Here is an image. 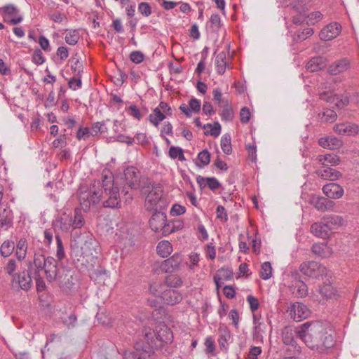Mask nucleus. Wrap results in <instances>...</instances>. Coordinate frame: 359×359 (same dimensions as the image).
I'll return each instance as SVG.
<instances>
[{"mask_svg": "<svg viewBox=\"0 0 359 359\" xmlns=\"http://www.w3.org/2000/svg\"><path fill=\"white\" fill-rule=\"evenodd\" d=\"M297 336L308 347L318 352H324L334 344L332 334H328L327 327L321 322H307L297 330Z\"/></svg>", "mask_w": 359, "mask_h": 359, "instance_id": "1", "label": "nucleus"}, {"mask_svg": "<svg viewBox=\"0 0 359 359\" xmlns=\"http://www.w3.org/2000/svg\"><path fill=\"white\" fill-rule=\"evenodd\" d=\"M102 189H100V200L103 206L109 208L121 207L119 189L115 183L111 173L102 174Z\"/></svg>", "mask_w": 359, "mask_h": 359, "instance_id": "2", "label": "nucleus"}, {"mask_svg": "<svg viewBox=\"0 0 359 359\" xmlns=\"http://www.w3.org/2000/svg\"><path fill=\"white\" fill-rule=\"evenodd\" d=\"M33 264L38 272L44 271L46 278L50 283L55 280L59 275L57 262L53 257H46L42 254H35Z\"/></svg>", "mask_w": 359, "mask_h": 359, "instance_id": "3", "label": "nucleus"}, {"mask_svg": "<svg viewBox=\"0 0 359 359\" xmlns=\"http://www.w3.org/2000/svg\"><path fill=\"white\" fill-rule=\"evenodd\" d=\"M150 348L147 350H152L153 348H160L163 344L171 343L173 339V334L171 330L164 324H159L156 328V332H149L144 333Z\"/></svg>", "mask_w": 359, "mask_h": 359, "instance_id": "4", "label": "nucleus"}, {"mask_svg": "<svg viewBox=\"0 0 359 359\" xmlns=\"http://www.w3.org/2000/svg\"><path fill=\"white\" fill-rule=\"evenodd\" d=\"M166 205V201L163 198V189L159 184L153 185L145 200L147 210H161Z\"/></svg>", "mask_w": 359, "mask_h": 359, "instance_id": "5", "label": "nucleus"}, {"mask_svg": "<svg viewBox=\"0 0 359 359\" xmlns=\"http://www.w3.org/2000/svg\"><path fill=\"white\" fill-rule=\"evenodd\" d=\"M100 182H95L90 189L81 191L79 193V201L83 210H89L92 204H95L100 201Z\"/></svg>", "mask_w": 359, "mask_h": 359, "instance_id": "6", "label": "nucleus"}, {"mask_svg": "<svg viewBox=\"0 0 359 359\" xmlns=\"http://www.w3.org/2000/svg\"><path fill=\"white\" fill-rule=\"evenodd\" d=\"M166 222V215L161 211L155 210L149 220V225L154 231L160 232L163 236H167L172 232V230Z\"/></svg>", "mask_w": 359, "mask_h": 359, "instance_id": "7", "label": "nucleus"}, {"mask_svg": "<svg viewBox=\"0 0 359 359\" xmlns=\"http://www.w3.org/2000/svg\"><path fill=\"white\" fill-rule=\"evenodd\" d=\"M300 271L304 275L314 278H318L323 276H327L328 271L323 264L315 262L310 261L304 262L300 265Z\"/></svg>", "mask_w": 359, "mask_h": 359, "instance_id": "8", "label": "nucleus"}, {"mask_svg": "<svg viewBox=\"0 0 359 359\" xmlns=\"http://www.w3.org/2000/svg\"><path fill=\"white\" fill-rule=\"evenodd\" d=\"M123 359H155V354L151 350H146L137 343L133 349L124 352Z\"/></svg>", "mask_w": 359, "mask_h": 359, "instance_id": "9", "label": "nucleus"}, {"mask_svg": "<svg viewBox=\"0 0 359 359\" xmlns=\"http://www.w3.org/2000/svg\"><path fill=\"white\" fill-rule=\"evenodd\" d=\"M183 258L181 254L175 253L170 258L164 260L161 264V269L165 273H172L178 271Z\"/></svg>", "mask_w": 359, "mask_h": 359, "instance_id": "10", "label": "nucleus"}, {"mask_svg": "<svg viewBox=\"0 0 359 359\" xmlns=\"http://www.w3.org/2000/svg\"><path fill=\"white\" fill-rule=\"evenodd\" d=\"M287 312L294 320L301 321L307 318L309 310L304 304L295 302L291 304L290 307L287 309Z\"/></svg>", "mask_w": 359, "mask_h": 359, "instance_id": "11", "label": "nucleus"}, {"mask_svg": "<svg viewBox=\"0 0 359 359\" xmlns=\"http://www.w3.org/2000/svg\"><path fill=\"white\" fill-rule=\"evenodd\" d=\"M351 69L350 60L347 58H341L331 63L327 67V72L330 75H339Z\"/></svg>", "mask_w": 359, "mask_h": 359, "instance_id": "12", "label": "nucleus"}, {"mask_svg": "<svg viewBox=\"0 0 359 359\" xmlns=\"http://www.w3.org/2000/svg\"><path fill=\"white\" fill-rule=\"evenodd\" d=\"M341 31V26L337 22H333L325 26L320 32V38L323 41H330L336 38Z\"/></svg>", "mask_w": 359, "mask_h": 359, "instance_id": "13", "label": "nucleus"}, {"mask_svg": "<svg viewBox=\"0 0 359 359\" xmlns=\"http://www.w3.org/2000/svg\"><path fill=\"white\" fill-rule=\"evenodd\" d=\"M333 130L341 135L354 136L359 133V126L353 123H341L336 124Z\"/></svg>", "mask_w": 359, "mask_h": 359, "instance_id": "14", "label": "nucleus"}, {"mask_svg": "<svg viewBox=\"0 0 359 359\" xmlns=\"http://www.w3.org/2000/svg\"><path fill=\"white\" fill-rule=\"evenodd\" d=\"M32 281L30 275L26 271H23L17 276H13V278H12L11 280L12 286L13 287H19L25 291H27L30 289L32 286Z\"/></svg>", "mask_w": 359, "mask_h": 359, "instance_id": "15", "label": "nucleus"}, {"mask_svg": "<svg viewBox=\"0 0 359 359\" xmlns=\"http://www.w3.org/2000/svg\"><path fill=\"white\" fill-rule=\"evenodd\" d=\"M97 244L93 238H90L85 241L83 245L81 246V254L83 257H86L88 261H93L95 257H97L98 255Z\"/></svg>", "mask_w": 359, "mask_h": 359, "instance_id": "16", "label": "nucleus"}, {"mask_svg": "<svg viewBox=\"0 0 359 359\" xmlns=\"http://www.w3.org/2000/svg\"><path fill=\"white\" fill-rule=\"evenodd\" d=\"M230 60L229 53L227 51H222L216 55L215 64L217 74H224L226 68L230 66Z\"/></svg>", "mask_w": 359, "mask_h": 359, "instance_id": "17", "label": "nucleus"}, {"mask_svg": "<svg viewBox=\"0 0 359 359\" xmlns=\"http://www.w3.org/2000/svg\"><path fill=\"white\" fill-rule=\"evenodd\" d=\"M325 222H315L311 226V232L316 237L325 239L330 237L331 234L330 228Z\"/></svg>", "mask_w": 359, "mask_h": 359, "instance_id": "18", "label": "nucleus"}, {"mask_svg": "<svg viewBox=\"0 0 359 359\" xmlns=\"http://www.w3.org/2000/svg\"><path fill=\"white\" fill-rule=\"evenodd\" d=\"M126 184L130 189H137L140 182L138 171L135 167L127 168L124 172Z\"/></svg>", "mask_w": 359, "mask_h": 359, "instance_id": "19", "label": "nucleus"}, {"mask_svg": "<svg viewBox=\"0 0 359 359\" xmlns=\"http://www.w3.org/2000/svg\"><path fill=\"white\" fill-rule=\"evenodd\" d=\"M316 174L318 177L326 180H337L341 177V173L331 168L330 166H323L316 170Z\"/></svg>", "mask_w": 359, "mask_h": 359, "instance_id": "20", "label": "nucleus"}, {"mask_svg": "<svg viewBox=\"0 0 359 359\" xmlns=\"http://www.w3.org/2000/svg\"><path fill=\"white\" fill-rule=\"evenodd\" d=\"M323 193L330 198H340L344 194L342 187L336 183H329L323 186Z\"/></svg>", "mask_w": 359, "mask_h": 359, "instance_id": "21", "label": "nucleus"}, {"mask_svg": "<svg viewBox=\"0 0 359 359\" xmlns=\"http://www.w3.org/2000/svg\"><path fill=\"white\" fill-rule=\"evenodd\" d=\"M162 299L167 304L175 305L182 300V295L176 290L165 289L163 293Z\"/></svg>", "mask_w": 359, "mask_h": 359, "instance_id": "22", "label": "nucleus"}, {"mask_svg": "<svg viewBox=\"0 0 359 359\" xmlns=\"http://www.w3.org/2000/svg\"><path fill=\"white\" fill-rule=\"evenodd\" d=\"M201 107V101L196 98H191L189 104H182L180 106V109L187 116L191 117L192 113H198Z\"/></svg>", "mask_w": 359, "mask_h": 359, "instance_id": "23", "label": "nucleus"}, {"mask_svg": "<svg viewBox=\"0 0 359 359\" xmlns=\"http://www.w3.org/2000/svg\"><path fill=\"white\" fill-rule=\"evenodd\" d=\"M313 253L319 257L327 258L332 255V250L325 243H314L311 247Z\"/></svg>", "mask_w": 359, "mask_h": 359, "instance_id": "24", "label": "nucleus"}, {"mask_svg": "<svg viewBox=\"0 0 359 359\" xmlns=\"http://www.w3.org/2000/svg\"><path fill=\"white\" fill-rule=\"evenodd\" d=\"M311 204L320 211L331 210L334 206V202L324 197H313L311 199Z\"/></svg>", "mask_w": 359, "mask_h": 359, "instance_id": "25", "label": "nucleus"}, {"mask_svg": "<svg viewBox=\"0 0 359 359\" xmlns=\"http://www.w3.org/2000/svg\"><path fill=\"white\" fill-rule=\"evenodd\" d=\"M318 144L323 148L336 149L341 146V141L334 136L324 137L318 140Z\"/></svg>", "mask_w": 359, "mask_h": 359, "instance_id": "26", "label": "nucleus"}, {"mask_svg": "<svg viewBox=\"0 0 359 359\" xmlns=\"http://www.w3.org/2000/svg\"><path fill=\"white\" fill-rule=\"evenodd\" d=\"M327 60L322 57H312L306 64V69L311 72H317L326 66Z\"/></svg>", "mask_w": 359, "mask_h": 359, "instance_id": "27", "label": "nucleus"}, {"mask_svg": "<svg viewBox=\"0 0 359 359\" xmlns=\"http://www.w3.org/2000/svg\"><path fill=\"white\" fill-rule=\"evenodd\" d=\"M317 160L323 166H334L339 165L340 163V158L337 155L333 154L318 155Z\"/></svg>", "mask_w": 359, "mask_h": 359, "instance_id": "28", "label": "nucleus"}, {"mask_svg": "<svg viewBox=\"0 0 359 359\" xmlns=\"http://www.w3.org/2000/svg\"><path fill=\"white\" fill-rule=\"evenodd\" d=\"M119 231L122 239L131 241L135 236L137 231L133 224L127 223L120 227Z\"/></svg>", "mask_w": 359, "mask_h": 359, "instance_id": "29", "label": "nucleus"}, {"mask_svg": "<svg viewBox=\"0 0 359 359\" xmlns=\"http://www.w3.org/2000/svg\"><path fill=\"white\" fill-rule=\"evenodd\" d=\"M13 220L12 211L9 208L0 210V226L8 228L11 225Z\"/></svg>", "mask_w": 359, "mask_h": 359, "instance_id": "30", "label": "nucleus"}, {"mask_svg": "<svg viewBox=\"0 0 359 359\" xmlns=\"http://www.w3.org/2000/svg\"><path fill=\"white\" fill-rule=\"evenodd\" d=\"M222 110L219 112L221 118L224 121H231L233 118V111L231 106L228 101H224V104L220 105Z\"/></svg>", "mask_w": 359, "mask_h": 359, "instance_id": "31", "label": "nucleus"}, {"mask_svg": "<svg viewBox=\"0 0 359 359\" xmlns=\"http://www.w3.org/2000/svg\"><path fill=\"white\" fill-rule=\"evenodd\" d=\"M164 285L170 288H178L182 285V280L180 276L170 274L165 277Z\"/></svg>", "mask_w": 359, "mask_h": 359, "instance_id": "32", "label": "nucleus"}, {"mask_svg": "<svg viewBox=\"0 0 359 359\" xmlns=\"http://www.w3.org/2000/svg\"><path fill=\"white\" fill-rule=\"evenodd\" d=\"M156 250L161 257H167L172 252V247L169 241H162L158 243Z\"/></svg>", "mask_w": 359, "mask_h": 359, "instance_id": "33", "label": "nucleus"}, {"mask_svg": "<svg viewBox=\"0 0 359 359\" xmlns=\"http://www.w3.org/2000/svg\"><path fill=\"white\" fill-rule=\"evenodd\" d=\"M165 117L166 115L160 110V108L156 107L153 112L149 116V120L154 126L157 127Z\"/></svg>", "mask_w": 359, "mask_h": 359, "instance_id": "34", "label": "nucleus"}, {"mask_svg": "<svg viewBox=\"0 0 359 359\" xmlns=\"http://www.w3.org/2000/svg\"><path fill=\"white\" fill-rule=\"evenodd\" d=\"M318 292L321 294L322 297L325 299L333 297L336 292L330 283H325L323 285L320 286Z\"/></svg>", "mask_w": 359, "mask_h": 359, "instance_id": "35", "label": "nucleus"}, {"mask_svg": "<svg viewBox=\"0 0 359 359\" xmlns=\"http://www.w3.org/2000/svg\"><path fill=\"white\" fill-rule=\"evenodd\" d=\"M323 221L326 224H328V227L330 228V231L333 229L334 226H339L343 224V218L338 215H330L323 217Z\"/></svg>", "mask_w": 359, "mask_h": 359, "instance_id": "36", "label": "nucleus"}, {"mask_svg": "<svg viewBox=\"0 0 359 359\" xmlns=\"http://www.w3.org/2000/svg\"><path fill=\"white\" fill-rule=\"evenodd\" d=\"M27 250V243L25 239L21 238L16 248V256L18 259L21 261L24 259L26 257Z\"/></svg>", "mask_w": 359, "mask_h": 359, "instance_id": "37", "label": "nucleus"}, {"mask_svg": "<svg viewBox=\"0 0 359 359\" xmlns=\"http://www.w3.org/2000/svg\"><path fill=\"white\" fill-rule=\"evenodd\" d=\"M231 140L229 134H224L221 138V148L226 154H230L232 151Z\"/></svg>", "mask_w": 359, "mask_h": 359, "instance_id": "38", "label": "nucleus"}, {"mask_svg": "<svg viewBox=\"0 0 359 359\" xmlns=\"http://www.w3.org/2000/svg\"><path fill=\"white\" fill-rule=\"evenodd\" d=\"M15 244L13 242L10 241H4L0 248L1 255L4 257H9L13 252Z\"/></svg>", "mask_w": 359, "mask_h": 359, "instance_id": "39", "label": "nucleus"}, {"mask_svg": "<svg viewBox=\"0 0 359 359\" xmlns=\"http://www.w3.org/2000/svg\"><path fill=\"white\" fill-rule=\"evenodd\" d=\"M319 116L322 121L333 123L337 118V113L330 109H325L322 114H319Z\"/></svg>", "mask_w": 359, "mask_h": 359, "instance_id": "40", "label": "nucleus"}, {"mask_svg": "<svg viewBox=\"0 0 359 359\" xmlns=\"http://www.w3.org/2000/svg\"><path fill=\"white\" fill-rule=\"evenodd\" d=\"M203 128L206 129L207 128H210V131L205 132V135H210L213 137H218L221 133V125L219 122H215L213 125L211 123L205 124Z\"/></svg>", "mask_w": 359, "mask_h": 359, "instance_id": "41", "label": "nucleus"}, {"mask_svg": "<svg viewBox=\"0 0 359 359\" xmlns=\"http://www.w3.org/2000/svg\"><path fill=\"white\" fill-rule=\"evenodd\" d=\"M85 224L84 218L79 209H75L74 219H72V227L79 229Z\"/></svg>", "mask_w": 359, "mask_h": 359, "instance_id": "42", "label": "nucleus"}, {"mask_svg": "<svg viewBox=\"0 0 359 359\" xmlns=\"http://www.w3.org/2000/svg\"><path fill=\"white\" fill-rule=\"evenodd\" d=\"M198 160L200 161L201 165L196 163V165L199 168L205 166L210 163V154L207 149H204L199 152L198 154Z\"/></svg>", "mask_w": 359, "mask_h": 359, "instance_id": "43", "label": "nucleus"}, {"mask_svg": "<svg viewBox=\"0 0 359 359\" xmlns=\"http://www.w3.org/2000/svg\"><path fill=\"white\" fill-rule=\"evenodd\" d=\"M314 32L312 28L308 27L302 31H297L294 34L296 41H302L313 34Z\"/></svg>", "mask_w": 359, "mask_h": 359, "instance_id": "44", "label": "nucleus"}, {"mask_svg": "<svg viewBox=\"0 0 359 359\" xmlns=\"http://www.w3.org/2000/svg\"><path fill=\"white\" fill-rule=\"evenodd\" d=\"M272 266L269 262H266L262 264L260 270V276L264 280H267L271 277Z\"/></svg>", "mask_w": 359, "mask_h": 359, "instance_id": "45", "label": "nucleus"}, {"mask_svg": "<svg viewBox=\"0 0 359 359\" xmlns=\"http://www.w3.org/2000/svg\"><path fill=\"white\" fill-rule=\"evenodd\" d=\"M169 156L171 158H178L179 161H183L185 160L182 149L172 146L169 149Z\"/></svg>", "mask_w": 359, "mask_h": 359, "instance_id": "46", "label": "nucleus"}, {"mask_svg": "<svg viewBox=\"0 0 359 359\" xmlns=\"http://www.w3.org/2000/svg\"><path fill=\"white\" fill-rule=\"evenodd\" d=\"M334 103L338 109H342L348 104L349 98L346 95H335Z\"/></svg>", "mask_w": 359, "mask_h": 359, "instance_id": "47", "label": "nucleus"}, {"mask_svg": "<svg viewBox=\"0 0 359 359\" xmlns=\"http://www.w3.org/2000/svg\"><path fill=\"white\" fill-rule=\"evenodd\" d=\"M165 285L161 283H153L149 286V292L156 297L162 298Z\"/></svg>", "mask_w": 359, "mask_h": 359, "instance_id": "48", "label": "nucleus"}, {"mask_svg": "<svg viewBox=\"0 0 359 359\" xmlns=\"http://www.w3.org/2000/svg\"><path fill=\"white\" fill-rule=\"evenodd\" d=\"M65 41L69 45L74 46L76 44L79 40V34L77 31H70L65 35Z\"/></svg>", "mask_w": 359, "mask_h": 359, "instance_id": "49", "label": "nucleus"}, {"mask_svg": "<svg viewBox=\"0 0 359 359\" xmlns=\"http://www.w3.org/2000/svg\"><path fill=\"white\" fill-rule=\"evenodd\" d=\"M17 269V262L15 259H11L4 268V271L9 276H11L13 278V276H17L14 272Z\"/></svg>", "mask_w": 359, "mask_h": 359, "instance_id": "50", "label": "nucleus"}, {"mask_svg": "<svg viewBox=\"0 0 359 359\" xmlns=\"http://www.w3.org/2000/svg\"><path fill=\"white\" fill-rule=\"evenodd\" d=\"M71 67L76 76H80L81 73L83 72V65L79 61V58L72 57V58Z\"/></svg>", "mask_w": 359, "mask_h": 359, "instance_id": "51", "label": "nucleus"}, {"mask_svg": "<svg viewBox=\"0 0 359 359\" xmlns=\"http://www.w3.org/2000/svg\"><path fill=\"white\" fill-rule=\"evenodd\" d=\"M56 242H57V251H56V257L59 261L63 259L65 257V253L64 250V247L62 245V239L60 236L57 235L55 236Z\"/></svg>", "mask_w": 359, "mask_h": 359, "instance_id": "52", "label": "nucleus"}, {"mask_svg": "<svg viewBox=\"0 0 359 359\" xmlns=\"http://www.w3.org/2000/svg\"><path fill=\"white\" fill-rule=\"evenodd\" d=\"M104 123L97 122L95 123L91 128H90V133L91 136H95L99 133H105L107 132V128L104 127Z\"/></svg>", "mask_w": 359, "mask_h": 359, "instance_id": "53", "label": "nucleus"}, {"mask_svg": "<svg viewBox=\"0 0 359 359\" xmlns=\"http://www.w3.org/2000/svg\"><path fill=\"white\" fill-rule=\"evenodd\" d=\"M139 12L145 17H148L151 14V8L147 2H142L138 6Z\"/></svg>", "mask_w": 359, "mask_h": 359, "instance_id": "54", "label": "nucleus"}, {"mask_svg": "<svg viewBox=\"0 0 359 359\" xmlns=\"http://www.w3.org/2000/svg\"><path fill=\"white\" fill-rule=\"evenodd\" d=\"M34 278L36 280V289L38 291L41 292L43 291L46 288V284L43 279V278L41 276L39 272L35 270L34 272Z\"/></svg>", "mask_w": 359, "mask_h": 359, "instance_id": "55", "label": "nucleus"}, {"mask_svg": "<svg viewBox=\"0 0 359 359\" xmlns=\"http://www.w3.org/2000/svg\"><path fill=\"white\" fill-rule=\"evenodd\" d=\"M32 61L37 65H42L45 62V58L40 49H37L34 52Z\"/></svg>", "mask_w": 359, "mask_h": 359, "instance_id": "56", "label": "nucleus"}, {"mask_svg": "<svg viewBox=\"0 0 359 359\" xmlns=\"http://www.w3.org/2000/svg\"><path fill=\"white\" fill-rule=\"evenodd\" d=\"M222 280H230L233 277V271L228 269H221L218 271L216 274Z\"/></svg>", "mask_w": 359, "mask_h": 359, "instance_id": "57", "label": "nucleus"}, {"mask_svg": "<svg viewBox=\"0 0 359 359\" xmlns=\"http://www.w3.org/2000/svg\"><path fill=\"white\" fill-rule=\"evenodd\" d=\"M90 135V128L88 127L86 128H80L76 133V138L78 140H86Z\"/></svg>", "mask_w": 359, "mask_h": 359, "instance_id": "58", "label": "nucleus"}, {"mask_svg": "<svg viewBox=\"0 0 359 359\" xmlns=\"http://www.w3.org/2000/svg\"><path fill=\"white\" fill-rule=\"evenodd\" d=\"M60 228L63 231H68L72 226V217L67 216L66 217L61 218Z\"/></svg>", "mask_w": 359, "mask_h": 359, "instance_id": "59", "label": "nucleus"}, {"mask_svg": "<svg viewBox=\"0 0 359 359\" xmlns=\"http://www.w3.org/2000/svg\"><path fill=\"white\" fill-rule=\"evenodd\" d=\"M213 100L217 102L219 106L224 104V101H228L222 98V93L219 88H215L212 91Z\"/></svg>", "mask_w": 359, "mask_h": 359, "instance_id": "60", "label": "nucleus"}, {"mask_svg": "<svg viewBox=\"0 0 359 359\" xmlns=\"http://www.w3.org/2000/svg\"><path fill=\"white\" fill-rule=\"evenodd\" d=\"M130 59L131 60L132 62L136 64H139L143 61L144 55L142 52L138 50L133 51L130 53Z\"/></svg>", "mask_w": 359, "mask_h": 359, "instance_id": "61", "label": "nucleus"}, {"mask_svg": "<svg viewBox=\"0 0 359 359\" xmlns=\"http://www.w3.org/2000/svg\"><path fill=\"white\" fill-rule=\"evenodd\" d=\"M206 184L212 191L217 189L221 186L219 182L215 177H206Z\"/></svg>", "mask_w": 359, "mask_h": 359, "instance_id": "62", "label": "nucleus"}, {"mask_svg": "<svg viewBox=\"0 0 359 359\" xmlns=\"http://www.w3.org/2000/svg\"><path fill=\"white\" fill-rule=\"evenodd\" d=\"M251 114L248 107H243L240 112L241 121L243 123H248L250 119Z\"/></svg>", "mask_w": 359, "mask_h": 359, "instance_id": "63", "label": "nucleus"}, {"mask_svg": "<svg viewBox=\"0 0 359 359\" xmlns=\"http://www.w3.org/2000/svg\"><path fill=\"white\" fill-rule=\"evenodd\" d=\"M128 111L130 115L137 120H140L143 116V114L140 112V109L135 105H130L128 108Z\"/></svg>", "mask_w": 359, "mask_h": 359, "instance_id": "64", "label": "nucleus"}]
</instances>
